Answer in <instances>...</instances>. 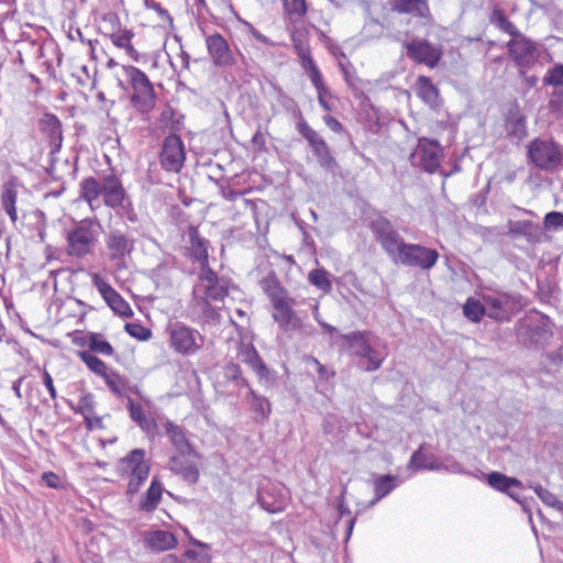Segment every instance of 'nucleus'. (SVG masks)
<instances>
[{
  "label": "nucleus",
  "instance_id": "obj_1",
  "mask_svg": "<svg viewBox=\"0 0 563 563\" xmlns=\"http://www.w3.org/2000/svg\"><path fill=\"white\" fill-rule=\"evenodd\" d=\"M262 290L268 297L273 307L272 317L274 321L284 331L300 329L302 321L294 310L296 300L289 296L288 291L282 286L276 274L271 272L260 282Z\"/></svg>",
  "mask_w": 563,
  "mask_h": 563
},
{
  "label": "nucleus",
  "instance_id": "obj_2",
  "mask_svg": "<svg viewBox=\"0 0 563 563\" xmlns=\"http://www.w3.org/2000/svg\"><path fill=\"white\" fill-rule=\"evenodd\" d=\"M100 230L101 224L97 219L86 218L75 222L74 225L66 231V253L76 258H82L92 253Z\"/></svg>",
  "mask_w": 563,
  "mask_h": 563
},
{
  "label": "nucleus",
  "instance_id": "obj_3",
  "mask_svg": "<svg viewBox=\"0 0 563 563\" xmlns=\"http://www.w3.org/2000/svg\"><path fill=\"white\" fill-rule=\"evenodd\" d=\"M347 344V352L357 358V366L365 372L377 371L385 361L387 353L376 349L366 332L353 331L343 334Z\"/></svg>",
  "mask_w": 563,
  "mask_h": 563
},
{
  "label": "nucleus",
  "instance_id": "obj_4",
  "mask_svg": "<svg viewBox=\"0 0 563 563\" xmlns=\"http://www.w3.org/2000/svg\"><path fill=\"white\" fill-rule=\"evenodd\" d=\"M122 71L133 91L131 104L142 114L151 112L156 103V93L147 75L134 66H122Z\"/></svg>",
  "mask_w": 563,
  "mask_h": 563
},
{
  "label": "nucleus",
  "instance_id": "obj_5",
  "mask_svg": "<svg viewBox=\"0 0 563 563\" xmlns=\"http://www.w3.org/2000/svg\"><path fill=\"white\" fill-rule=\"evenodd\" d=\"M527 156L529 162L541 170L563 169V145L552 139L532 140L527 146Z\"/></svg>",
  "mask_w": 563,
  "mask_h": 563
},
{
  "label": "nucleus",
  "instance_id": "obj_6",
  "mask_svg": "<svg viewBox=\"0 0 563 563\" xmlns=\"http://www.w3.org/2000/svg\"><path fill=\"white\" fill-rule=\"evenodd\" d=\"M117 471L121 476L129 477L126 495H135L150 474V463L145 460L143 449H134L120 459Z\"/></svg>",
  "mask_w": 563,
  "mask_h": 563
},
{
  "label": "nucleus",
  "instance_id": "obj_7",
  "mask_svg": "<svg viewBox=\"0 0 563 563\" xmlns=\"http://www.w3.org/2000/svg\"><path fill=\"white\" fill-rule=\"evenodd\" d=\"M169 347L185 356L197 354L205 345V336L195 328L176 321L167 328Z\"/></svg>",
  "mask_w": 563,
  "mask_h": 563
},
{
  "label": "nucleus",
  "instance_id": "obj_8",
  "mask_svg": "<svg viewBox=\"0 0 563 563\" xmlns=\"http://www.w3.org/2000/svg\"><path fill=\"white\" fill-rule=\"evenodd\" d=\"M230 283L210 267H205L198 275L194 286L192 297L205 298L211 301H222L229 295Z\"/></svg>",
  "mask_w": 563,
  "mask_h": 563
},
{
  "label": "nucleus",
  "instance_id": "obj_9",
  "mask_svg": "<svg viewBox=\"0 0 563 563\" xmlns=\"http://www.w3.org/2000/svg\"><path fill=\"white\" fill-rule=\"evenodd\" d=\"M298 117L299 120L296 124L298 133L308 142L319 165L325 170L333 172L338 164L335 158L332 156L327 142L308 124L299 110Z\"/></svg>",
  "mask_w": 563,
  "mask_h": 563
},
{
  "label": "nucleus",
  "instance_id": "obj_10",
  "mask_svg": "<svg viewBox=\"0 0 563 563\" xmlns=\"http://www.w3.org/2000/svg\"><path fill=\"white\" fill-rule=\"evenodd\" d=\"M439 252L421 244L405 243L400 245V252L394 263L421 271H430L439 261Z\"/></svg>",
  "mask_w": 563,
  "mask_h": 563
},
{
  "label": "nucleus",
  "instance_id": "obj_11",
  "mask_svg": "<svg viewBox=\"0 0 563 563\" xmlns=\"http://www.w3.org/2000/svg\"><path fill=\"white\" fill-rule=\"evenodd\" d=\"M552 324L550 319L537 313L525 319L518 329V336L523 343L530 345H543L552 336Z\"/></svg>",
  "mask_w": 563,
  "mask_h": 563
},
{
  "label": "nucleus",
  "instance_id": "obj_12",
  "mask_svg": "<svg viewBox=\"0 0 563 563\" xmlns=\"http://www.w3.org/2000/svg\"><path fill=\"white\" fill-rule=\"evenodd\" d=\"M369 228L375 240L394 262L400 252V245L406 243L399 232L385 217L374 219Z\"/></svg>",
  "mask_w": 563,
  "mask_h": 563
},
{
  "label": "nucleus",
  "instance_id": "obj_13",
  "mask_svg": "<svg viewBox=\"0 0 563 563\" xmlns=\"http://www.w3.org/2000/svg\"><path fill=\"white\" fill-rule=\"evenodd\" d=\"M289 500L287 488L279 482L265 478L261 482L257 490L260 506L271 514L285 510Z\"/></svg>",
  "mask_w": 563,
  "mask_h": 563
},
{
  "label": "nucleus",
  "instance_id": "obj_14",
  "mask_svg": "<svg viewBox=\"0 0 563 563\" xmlns=\"http://www.w3.org/2000/svg\"><path fill=\"white\" fill-rule=\"evenodd\" d=\"M442 158V148L437 141L420 139L409 161L412 166L433 174L440 167Z\"/></svg>",
  "mask_w": 563,
  "mask_h": 563
},
{
  "label": "nucleus",
  "instance_id": "obj_15",
  "mask_svg": "<svg viewBox=\"0 0 563 563\" xmlns=\"http://www.w3.org/2000/svg\"><path fill=\"white\" fill-rule=\"evenodd\" d=\"M510 59L521 71L530 68L538 59L536 44L527 38L521 32L511 37L507 43Z\"/></svg>",
  "mask_w": 563,
  "mask_h": 563
},
{
  "label": "nucleus",
  "instance_id": "obj_16",
  "mask_svg": "<svg viewBox=\"0 0 563 563\" xmlns=\"http://www.w3.org/2000/svg\"><path fill=\"white\" fill-rule=\"evenodd\" d=\"M107 257L117 268L125 267V258L133 250V241L119 229L110 230L106 235Z\"/></svg>",
  "mask_w": 563,
  "mask_h": 563
},
{
  "label": "nucleus",
  "instance_id": "obj_17",
  "mask_svg": "<svg viewBox=\"0 0 563 563\" xmlns=\"http://www.w3.org/2000/svg\"><path fill=\"white\" fill-rule=\"evenodd\" d=\"M486 316L496 321L509 320L516 309L514 298L507 294L493 292L483 296Z\"/></svg>",
  "mask_w": 563,
  "mask_h": 563
},
{
  "label": "nucleus",
  "instance_id": "obj_18",
  "mask_svg": "<svg viewBox=\"0 0 563 563\" xmlns=\"http://www.w3.org/2000/svg\"><path fill=\"white\" fill-rule=\"evenodd\" d=\"M92 284L114 313L130 318L133 310L123 297L100 275H92Z\"/></svg>",
  "mask_w": 563,
  "mask_h": 563
},
{
  "label": "nucleus",
  "instance_id": "obj_19",
  "mask_svg": "<svg viewBox=\"0 0 563 563\" xmlns=\"http://www.w3.org/2000/svg\"><path fill=\"white\" fill-rule=\"evenodd\" d=\"M185 162L184 143L178 135H168L163 143L161 152L162 167L167 172L177 173Z\"/></svg>",
  "mask_w": 563,
  "mask_h": 563
},
{
  "label": "nucleus",
  "instance_id": "obj_20",
  "mask_svg": "<svg viewBox=\"0 0 563 563\" xmlns=\"http://www.w3.org/2000/svg\"><path fill=\"white\" fill-rule=\"evenodd\" d=\"M208 54L217 67H231L235 64L233 51L228 41L218 32L205 36Z\"/></svg>",
  "mask_w": 563,
  "mask_h": 563
},
{
  "label": "nucleus",
  "instance_id": "obj_21",
  "mask_svg": "<svg viewBox=\"0 0 563 563\" xmlns=\"http://www.w3.org/2000/svg\"><path fill=\"white\" fill-rule=\"evenodd\" d=\"M407 56L418 64L435 67L441 59V51L427 40H413L405 44Z\"/></svg>",
  "mask_w": 563,
  "mask_h": 563
},
{
  "label": "nucleus",
  "instance_id": "obj_22",
  "mask_svg": "<svg viewBox=\"0 0 563 563\" xmlns=\"http://www.w3.org/2000/svg\"><path fill=\"white\" fill-rule=\"evenodd\" d=\"M38 129L48 142L51 154L60 151L63 144L62 122L54 113L46 112L38 120Z\"/></svg>",
  "mask_w": 563,
  "mask_h": 563
},
{
  "label": "nucleus",
  "instance_id": "obj_23",
  "mask_svg": "<svg viewBox=\"0 0 563 563\" xmlns=\"http://www.w3.org/2000/svg\"><path fill=\"white\" fill-rule=\"evenodd\" d=\"M102 197L103 202L111 209H117L129 198L122 181L114 174L104 175L102 177Z\"/></svg>",
  "mask_w": 563,
  "mask_h": 563
},
{
  "label": "nucleus",
  "instance_id": "obj_24",
  "mask_svg": "<svg viewBox=\"0 0 563 563\" xmlns=\"http://www.w3.org/2000/svg\"><path fill=\"white\" fill-rule=\"evenodd\" d=\"M479 478H485L486 483L495 490L508 495L511 499L521 504L520 496L514 489H520L522 483L515 478L509 477L500 472H490L488 474L482 473Z\"/></svg>",
  "mask_w": 563,
  "mask_h": 563
},
{
  "label": "nucleus",
  "instance_id": "obj_25",
  "mask_svg": "<svg viewBox=\"0 0 563 563\" xmlns=\"http://www.w3.org/2000/svg\"><path fill=\"white\" fill-rule=\"evenodd\" d=\"M165 434L168 437L172 445L181 457H188L196 455L188 438L187 431L184 427L174 423L170 420H166L163 423Z\"/></svg>",
  "mask_w": 563,
  "mask_h": 563
},
{
  "label": "nucleus",
  "instance_id": "obj_26",
  "mask_svg": "<svg viewBox=\"0 0 563 563\" xmlns=\"http://www.w3.org/2000/svg\"><path fill=\"white\" fill-rule=\"evenodd\" d=\"M143 544L146 550L163 552L176 547V537L166 530H146L142 533Z\"/></svg>",
  "mask_w": 563,
  "mask_h": 563
},
{
  "label": "nucleus",
  "instance_id": "obj_27",
  "mask_svg": "<svg viewBox=\"0 0 563 563\" xmlns=\"http://www.w3.org/2000/svg\"><path fill=\"white\" fill-rule=\"evenodd\" d=\"M95 398L91 394L82 395L78 400V407L75 412L82 415L88 430L103 429L102 418L96 415Z\"/></svg>",
  "mask_w": 563,
  "mask_h": 563
},
{
  "label": "nucleus",
  "instance_id": "obj_28",
  "mask_svg": "<svg viewBox=\"0 0 563 563\" xmlns=\"http://www.w3.org/2000/svg\"><path fill=\"white\" fill-rule=\"evenodd\" d=\"M391 10L401 14H411L417 18H428L430 9L427 0H389Z\"/></svg>",
  "mask_w": 563,
  "mask_h": 563
},
{
  "label": "nucleus",
  "instance_id": "obj_29",
  "mask_svg": "<svg viewBox=\"0 0 563 563\" xmlns=\"http://www.w3.org/2000/svg\"><path fill=\"white\" fill-rule=\"evenodd\" d=\"M408 468L415 472L422 470L439 471L442 470V464L437 462L433 453L424 451L423 445H421L412 453Z\"/></svg>",
  "mask_w": 563,
  "mask_h": 563
},
{
  "label": "nucleus",
  "instance_id": "obj_30",
  "mask_svg": "<svg viewBox=\"0 0 563 563\" xmlns=\"http://www.w3.org/2000/svg\"><path fill=\"white\" fill-rule=\"evenodd\" d=\"M163 490L162 483L153 479L146 493L141 497L137 509L146 514L153 512L162 500Z\"/></svg>",
  "mask_w": 563,
  "mask_h": 563
},
{
  "label": "nucleus",
  "instance_id": "obj_31",
  "mask_svg": "<svg viewBox=\"0 0 563 563\" xmlns=\"http://www.w3.org/2000/svg\"><path fill=\"white\" fill-rule=\"evenodd\" d=\"M80 197L88 202L93 210L100 206L99 197L102 195V181L93 177L85 178L80 181Z\"/></svg>",
  "mask_w": 563,
  "mask_h": 563
},
{
  "label": "nucleus",
  "instance_id": "obj_32",
  "mask_svg": "<svg viewBox=\"0 0 563 563\" xmlns=\"http://www.w3.org/2000/svg\"><path fill=\"white\" fill-rule=\"evenodd\" d=\"M417 96L430 108L435 109L440 104L439 90L426 76H420L416 84Z\"/></svg>",
  "mask_w": 563,
  "mask_h": 563
},
{
  "label": "nucleus",
  "instance_id": "obj_33",
  "mask_svg": "<svg viewBox=\"0 0 563 563\" xmlns=\"http://www.w3.org/2000/svg\"><path fill=\"white\" fill-rule=\"evenodd\" d=\"M373 486L375 497L369 501V507L388 496L398 486V477L393 475H375Z\"/></svg>",
  "mask_w": 563,
  "mask_h": 563
},
{
  "label": "nucleus",
  "instance_id": "obj_34",
  "mask_svg": "<svg viewBox=\"0 0 563 563\" xmlns=\"http://www.w3.org/2000/svg\"><path fill=\"white\" fill-rule=\"evenodd\" d=\"M240 355L242 361L246 363L260 378L267 377L268 368L263 363L256 349L252 344L244 345L240 351Z\"/></svg>",
  "mask_w": 563,
  "mask_h": 563
},
{
  "label": "nucleus",
  "instance_id": "obj_35",
  "mask_svg": "<svg viewBox=\"0 0 563 563\" xmlns=\"http://www.w3.org/2000/svg\"><path fill=\"white\" fill-rule=\"evenodd\" d=\"M169 468L173 473L181 475L188 483H196L199 479L197 465L188 461H183L181 457L173 456L169 461Z\"/></svg>",
  "mask_w": 563,
  "mask_h": 563
},
{
  "label": "nucleus",
  "instance_id": "obj_36",
  "mask_svg": "<svg viewBox=\"0 0 563 563\" xmlns=\"http://www.w3.org/2000/svg\"><path fill=\"white\" fill-rule=\"evenodd\" d=\"M189 236L191 241V255L199 263L200 271L205 267H209L208 241L201 238L196 229L190 230Z\"/></svg>",
  "mask_w": 563,
  "mask_h": 563
},
{
  "label": "nucleus",
  "instance_id": "obj_37",
  "mask_svg": "<svg viewBox=\"0 0 563 563\" xmlns=\"http://www.w3.org/2000/svg\"><path fill=\"white\" fill-rule=\"evenodd\" d=\"M16 199L18 190L14 183H5L1 190V206L5 213L9 216L12 223H15L18 220V213L15 208Z\"/></svg>",
  "mask_w": 563,
  "mask_h": 563
},
{
  "label": "nucleus",
  "instance_id": "obj_38",
  "mask_svg": "<svg viewBox=\"0 0 563 563\" xmlns=\"http://www.w3.org/2000/svg\"><path fill=\"white\" fill-rule=\"evenodd\" d=\"M247 399L255 419L260 421L267 420L271 415V402L267 398L257 395L251 387L247 388Z\"/></svg>",
  "mask_w": 563,
  "mask_h": 563
},
{
  "label": "nucleus",
  "instance_id": "obj_39",
  "mask_svg": "<svg viewBox=\"0 0 563 563\" xmlns=\"http://www.w3.org/2000/svg\"><path fill=\"white\" fill-rule=\"evenodd\" d=\"M128 409L130 412L131 419L146 433L153 432L155 428V423L153 420L148 419L145 415L141 405H137L133 401L132 398H128Z\"/></svg>",
  "mask_w": 563,
  "mask_h": 563
},
{
  "label": "nucleus",
  "instance_id": "obj_40",
  "mask_svg": "<svg viewBox=\"0 0 563 563\" xmlns=\"http://www.w3.org/2000/svg\"><path fill=\"white\" fill-rule=\"evenodd\" d=\"M90 353L111 356L114 353L112 345L100 333H89L86 338Z\"/></svg>",
  "mask_w": 563,
  "mask_h": 563
},
{
  "label": "nucleus",
  "instance_id": "obj_41",
  "mask_svg": "<svg viewBox=\"0 0 563 563\" xmlns=\"http://www.w3.org/2000/svg\"><path fill=\"white\" fill-rule=\"evenodd\" d=\"M192 300L199 308L200 317L203 323L213 325L220 323V313L218 312L217 308L210 303L211 300L194 297Z\"/></svg>",
  "mask_w": 563,
  "mask_h": 563
},
{
  "label": "nucleus",
  "instance_id": "obj_42",
  "mask_svg": "<svg viewBox=\"0 0 563 563\" xmlns=\"http://www.w3.org/2000/svg\"><path fill=\"white\" fill-rule=\"evenodd\" d=\"M489 22L500 31L509 34L511 37L520 32L516 25L507 18L504 11L498 7L494 8L489 18Z\"/></svg>",
  "mask_w": 563,
  "mask_h": 563
},
{
  "label": "nucleus",
  "instance_id": "obj_43",
  "mask_svg": "<svg viewBox=\"0 0 563 563\" xmlns=\"http://www.w3.org/2000/svg\"><path fill=\"white\" fill-rule=\"evenodd\" d=\"M341 70L344 76V80L347 84V86L353 91L354 96L356 98H361L364 96V81L361 79L354 70H351L349 67H346L343 64H340Z\"/></svg>",
  "mask_w": 563,
  "mask_h": 563
},
{
  "label": "nucleus",
  "instance_id": "obj_44",
  "mask_svg": "<svg viewBox=\"0 0 563 563\" xmlns=\"http://www.w3.org/2000/svg\"><path fill=\"white\" fill-rule=\"evenodd\" d=\"M463 312L468 320L478 322L483 316H486L484 301L468 298L463 306Z\"/></svg>",
  "mask_w": 563,
  "mask_h": 563
},
{
  "label": "nucleus",
  "instance_id": "obj_45",
  "mask_svg": "<svg viewBox=\"0 0 563 563\" xmlns=\"http://www.w3.org/2000/svg\"><path fill=\"white\" fill-rule=\"evenodd\" d=\"M506 128L508 133L518 140H522L528 134L526 118L520 114L509 117Z\"/></svg>",
  "mask_w": 563,
  "mask_h": 563
},
{
  "label": "nucleus",
  "instance_id": "obj_46",
  "mask_svg": "<svg viewBox=\"0 0 563 563\" xmlns=\"http://www.w3.org/2000/svg\"><path fill=\"white\" fill-rule=\"evenodd\" d=\"M103 378L109 389L117 396H123L128 389L126 379L115 372H107Z\"/></svg>",
  "mask_w": 563,
  "mask_h": 563
},
{
  "label": "nucleus",
  "instance_id": "obj_47",
  "mask_svg": "<svg viewBox=\"0 0 563 563\" xmlns=\"http://www.w3.org/2000/svg\"><path fill=\"white\" fill-rule=\"evenodd\" d=\"M81 361L87 365V367L97 375L104 376L107 374V366L103 361L97 357L95 354L82 351L79 353Z\"/></svg>",
  "mask_w": 563,
  "mask_h": 563
},
{
  "label": "nucleus",
  "instance_id": "obj_48",
  "mask_svg": "<svg viewBox=\"0 0 563 563\" xmlns=\"http://www.w3.org/2000/svg\"><path fill=\"white\" fill-rule=\"evenodd\" d=\"M308 279L311 285L322 291H330L332 288V284L328 278V273L324 269H312L309 273Z\"/></svg>",
  "mask_w": 563,
  "mask_h": 563
},
{
  "label": "nucleus",
  "instance_id": "obj_49",
  "mask_svg": "<svg viewBox=\"0 0 563 563\" xmlns=\"http://www.w3.org/2000/svg\"><path fill=\"white\" fill-rule=\"evenodd\" d=\"M224 375L229 380L235 383L236 387H250L247 379H245L242 375L240 365L235 363H230L225 366Z\"/></svg>",
  "mask_w": 563,
  "mask_h": 563
},
{
  "label": "nucleus",
  "instance_id": "obj_50",
  "mask_svg": "<svg viewBox=\"0 0 563 563\" xmlns=\"http://www.w3.org/2000/svg\"><path fill=\"white\" fill-rule=\"evenodd\" d=\"M543 81L545 85L553 86L554 89L563 87V65L559 64L549 69Z\"/></svg>",
  "mask_w": 563,
  "mask_h": 563
},
{
  "label": "nucleus",
  "instance_id": "obj_51",
  "mask_svg": "<svg viewBox=\"0 0 563 563\" xmlns=\"http://www.w3.org/2000/svg\"><path fill=\"white\" fill-rule=\"evenodd\" d=\"M533 490L545 505L553 507L555 509L563 508V503L559 500L554 494L543 488L542 486L537 485L533 487Z\"/></svg>",
  "mask_w": 563,
  "mask_h": 563
},
{
  "label": "nucleus",
  "instance_id": "obj_52",
  "mask_svg": "<svg viewBox=\"0 0 563 563\" xmlns=\"http://www.w3.org/2000/svg\"><path fill=\"white\" fill-rule=\"evenodd\" d=\"M543 227L548 231L563 230V213L559 211L548 212L543 220Z\"/></svg>",
  "mask_w": 563,
  "mask_h": 563
},
{
  "label": "nucleus",
  "instance_id": "obj_53",
  "mask_svg": "<svg viewBox=\"0 0 563 563\" xmlns=\"http://www.w3.org/2000/svg\"><path fill=\"white\" fill-rule=\"evenodd\" d=\"M124 328L129 335L141 341H146L152 336V331L140 323H126Z\"/></svg>",
  "mask_w": 563,
  "mask_h": 563
},
{
  "label": "nucleus",
  "instance_id": "obj_54",
  "mask_svg": "<svg viewBox=\"0 0 563 563\" xmlns=\"http://www.w3.org/2000/svg\"><path fill=\"white\" fill-rule=\"evenodd\" d=\"M184 563H209V556L205 551L189 549L185 552Z\"/></svg>",
  "mask_w": 563,
  "mask_h": 563
},
{
  "label": "nucleus",
  "instance_id": "obj_55",
  "mask_svg": "<svg viewBox=\"0 0 563 563\" xmlns=\"http://www.w3.org/2000/svg\"><path fill=\"white\" fill-rule=\"evenodd\" d=\"M118 213H120L123 218H125L131 223L137 222V214L134 211L130 198H126L122 206L115 209Z\"/></svg>",
  "mask_w": 563,
  "mask_h": 563
},
{
  "label": "nucleus",
  "instance_id": "obj_56",
  "mask_svg": "<svg viewBox=\"0 0 563 563\" xmlns=\"http://www.w3.org/2000/svg\"><path fill=\"white\" fill-rule=\"evenodd\" d=\"M550 108L553 112L563 117V87L553 90L550 100Z\"/></svg>",
  "mask_w": 563,
  "mask_h": 563
},
{
  "label": "nucleus",
  "instance_id": "obj_57",
  "mask_svg": "<svg viewBox=\"0 0 563 563\" xmlns=\"http://www.w3.org/2000/svg\"><path fill=\"white\" fill-rule=\"evenodd\" d=\"M133 33L129 30H124L122 33L120 34H113L111 36L112 38V43L117 46V47H120V48H123L125 49L128 46L130 47V44H131V40L133 37Z\"/></svg>",
  "mask_w": 563,
  "mask_h": 563
},
{
  "label": "nucleus",
  "instance_id": "obj_58",
  "mask_svg": "<svg viewBox=\"0 0 563 563\" xmlns=\"http://www.w3.org/2000/svg\"><path fill=\"white\" fill-rule=\"evenodd\" d=\"M318 92V101L319 104L325 110V111H332L333 107L330 104L329 99L332 98L331 90L328 86L321 87L317 89Z\"/></svg>",
  "mask_w": 563,
  "mask_h": 563
},
{
  "label": "nucleus",
  "instance_id": "obj_59",
  "mask_svg": "<svg viewBox=\"0 0 563 563\" xmlns=\"http://www.w3.org/2000/svg\"><path fill=\"white\" fill-rule=\"evenodd\" d=\"M521 233L529 236V239H537L540 233L541 229L539 224L533 223L531 221H523L520 223Z\"/></svg>",
  "mask_w": 563,
  "mask_h": 563
},
{
  "label": "nucleus",
  "instance_id": "obj_60",
  "mask_svg": "<svg viewBox=\"0 0 563 563\" xmlns=\"http://www.w3.org/2000/svg\"><path fill=\"white\" fill-rule=\"evenodd\" d=\"M42 481L49 488L58 489L62 487L60 477L57 474H55L54 472H51V471L44 472L42 474Z\"/></svg>",
  "mask_w": 563,
  "mask_h": 563
},
{
  "label": "nucleus",
  "instance_id": "obj_61",
  "mask_svg": "<svg viewBox=\"0 0 563 563\" xmlns=\"http://www.w3.org/2000/svg\"><path fill=\"white\" fill-rule=\"evenodd\" d=\"M292 43L295 52L300 59L311 55L310 47L307 42L297 37H292Z\"/></svg>",
  "mask_w": 563,
  "mask_h": 563
},
{
  "label": "nucleus",
  "instance_id": "obj_62",
  "mask_svg": "<svg viewBox=\"0 0 563 563\" xmlns=\"http://www.w3.org/2000/svg\"><path fill=\"white\" fill-rule=\"evenodd\" d=\"M35 216L38 219L37 225V236L41 243L45 242L46 233H45V214L43 211L37 210Z\"/></svg>",
  "mask_w": 563,
  "mask_h": 563
},
{
  "label": "nucleus",
  "instance_id": "obj_63",
  "mask_svg": "<svg viewBox=\"0 0 563 563\" xmlns=\"http://www.w3.org/2000/svg\"><path fill=\"white\" fill-rule=\"evenodd\" d=\"M43 384L46 387L51 398L52 399H56L57 391H56V389L54 387L53 378H52L51 374L47 371H44V373H43Z\"/></svg>",
  "mask_w": 563,
  "mask_h": 563
},
{
  "label": "nucleus",
  "instance_id": "obj_64",
  "mask_svg": "<svg viewBox=\"0 0 563 563\" xmlns=\"http://www.w3.org/2000/svg\"><path fill=\"white\" fill-rule=\"evenodd\" d=\"M336 423H338L336 416H334V415L327 416L322 423L323 432L327 434L332 433Z\"/></svg>",
  "mask_w": 563,
  "mask_h": 563
}]
</instances>
